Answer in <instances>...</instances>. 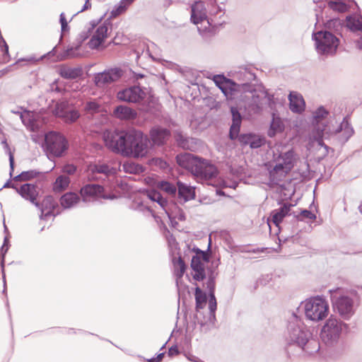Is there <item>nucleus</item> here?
I'll use <instances>...</instances> for the list:
<instances>
[{
	"mask_svg": "<svg viewBox=\"0 0 362 362\" xmlns=\"http://www.w3.org/2000/svg\"><path fill=\"white\" fill-rule=\"evenodd\" d=\"M77 168L73 164H66L62 167V172L72 175L76 172Z\"/></svg>",
	"mask_w": 362,
	"mask_h": 362,
	"instance_id": "43",
	"label": "nucleus"
},
{
	"mask_svg": "<svg viewBox=\"0 0 362 362\" xmlns=\"http://www.w3.org/2000/svg\"><path fill=\"white\" fill-rule=\"evenodd\" d=\"M70 182L71 180L68 176L59 175L53 183L52 189L55 192H62L68 188Z\"/></svg>",
	"mask_w": 362,
	"mask_h": 362,
	"instance_id": "30",
	"label": "nucleus"
},
{
	"mask_svg": "<svg viewBox=\"0 0 362 362\" xmlns=\"http://www.w3.org/2000/svg\"><path fill=\"white\" fill-rule=\"evenodd\" d=\"M177 164L192 173L193 175L204 180H209L218 174L216 167L204 158L191 153H183L176 157Z\"/></svg>",
	"mask_w": 362,
	"mask_h": 362,
	"instance_id": "2",
	"label": "nucleus"
},
{
	"mask_svg": "<svg viewBox=\"0 0 362 362\" xmlns=\"http://www.w3.org/2000/svg\"><path fill=\"white\" fill-rule=\"evenodd\" d=\"M179 353L177 346H172L168 351V355L173 356L177 355Z\"/></svg>",
	"mask_w": 362,
	"mask_h": 362,
	"instance_id": "48",
	"label": "nucleus"
},
{
	"mask_svg": "<svg viewBox=\"0 0 362 362\" xmlns=\"http://www.w3.org/2000/svg\"><path fill=\"white\" fill-rule=\"evenodd\" d=\"M328 112L323 107L318 108L314 115L316 122L315 130L312 133L313 140L316 141L320 146L323 145L322 138L325 134H327V124L323 119L327 116Z\"/></svg>",
	"mask_w": 362,
	"mask_h": 362,
	"instance_id": "10",
	"label": "nucleus"
},
{
	"mask_svg": "<svg viewBox=\"0 0 362 362\" xmlns=\"http://www.w3.org/2000/svg\"><path fill=\"white\" fill-rule=\"evenodd\" d=\"M341 322L337 319L330 317L322 328L321 337L326 341L329 343L337 340L341 332Z\"/></svg>",
	"mask_w": 362,
	"mask_h": 362,
	"instance_id": "9",
	"label": "nucleus"
},
{
	"mask_svg": "<svg viewBox=\"0 0 362 362\" xmlns=\"http://www.w3.org/2000/svg\"><path fill=\"white\" fill-rule=\"evenodd\" d=\"M329 6L334 11L344 13L346 11L347 6L346 4L343 2L331 1L329 3Z\"/></svg>",
	"mask_w": 362,
	"mask_h": 362,
	"instance_id": "40",
	"label": "nucleus"
},
{
	"mask_svg": "<svg viewBox=\"0 0 362 362\" xmlns=\"http://www.w3.org/2000/svg\"><path fill=\"white\" fill-rule=\"evenodd\" d=\"M273 168L269 175L273 180H281L293 168L298 159L293 149L286 150L282 145H276L272 149Z\"/></svg>",
	"mask_w": 362,
	"mask_h": 362,
	"instance_id": "3",
	"label": "nucleus"
},
{
	"mask_svg": "<svg viewBox=\"0 0 362 362\" xmlns=\"http://www.w3.org/2000/svg\"><path fill=\"white\" fill-rule=\"evenodd\" d=\"M103 141L107 148L124 156L143 158L148 152V136L134 129L127 131H105L103 133Z\"/></svg>",
	"mask_w": 362,
	"mask_h": 362,
	"instance_id": "1",
	"label": "nucleus"
},
{
	"mask_svg": "<svg viewBox=\"0 0 362 362\" xmlns=\"http://www.w3.org/2000/svg\"><path fill=\"white\" fill-rule=\"evenodd\" d=\"M37 173L34 170L24 171L14 177V181H27L37 176Z\"/></svg>",
	"mask_w": 362,
	"mask_h": 362,
	"instance_id": "37",
	"label": "nucleus"
},
{
	"mask_svg": "<svg viewBox=\"0 0 362 362\" xmlns=\"http://www.w3.org/2000/svg\"><path fill=\"white\" fill-rule=\"evenodd\" d=\"M1 50L3 52V56H2L3 62L5 63L8 62L11 59V57H10V54L8 52V46L4 47L3 49H1Z\"/></svg>",
	"mask_w": 362,
	"mask_h": 362,
	"instance_id": "44",
	"label": "nucleus"
},
{
	"mask_svg": "<svg viewBox=\"0 0 362 362\" xmlns=\"http://www.w3.org/2000/svg\"><path fill=\"white\" fill-rule=\"evenodd\" d=\"M79 196L74 192H67L60 199L61 205L64 208H70L79 201Z\"/></svg>",
	"mask_w": 362,
	"mask_h": 362,
	"instance_id": "32",
	"label": "nucleus"
},
{
	"mask_svg": "<svg viewBox=\"0 0 362 362\" xmlns=\"http://www.w3.org/2000/svg\"><path fill=\"white\" fill-rule=\"evenodd\" d=\"M215 84L221 90L227 99L232 100L238 92V86L230 79L222 75H216L213 78Z\"/></svg>",
	"mask_w": 362,
	"mask_h": 362,
	"instance_id": "12",
	"label": "nucleus"
},
{
	"mask_svg": "<svg viewBox=\"0 0 362 362\" xmlns=\"http://www.w3.org/2000/svg\"><path fill=\"white\" fill-rule=\"evenodd\" d=\"M194 297L196 301V309H203L206 304V294L204 292H203L202 290L199 286H196L194 291Z\"/></svg>",
	"mask_w": 362,
	"mask_h": 362,
	"instance_id": "33",
	"label": "nucleus"
},
{
	"mask_svg": "<svg viewBox=\"0 0 362 362\" xmlns=\"http://www.w3.org/2000/svg\"><path fill=\"white\" fill-rule=\"evenodd\" d=\"M209 262L206 253L198 251L197 255L192 259L190 267L192 269V279L197 281H203L206 278L205 264Z\"/></svg>",
	"mask_w": 362,
	"mask_h": 362,
	"instance_id": "8",
	"label": "nucleus"
},
{
	"mask_svg": "<svg viewBox=\"0 0 362 362\" xmlns=\"http://www.w3.org/2000/svg\"><path fill=\"white\" fill-rule=\"evenodd\" d=\"M206 18V8L202 1H197L192 6L191 19L194 24L203 21Z\"/></svg>",
	"mask_w": 362,
	"mask_h": 362,
	"instance_id": "22",
	"label": "nucleus"
},
{
	"mask_svg": "<svg viewBox=\"0 0 362 362\" xmlns=\"http://www.w3.org/2000/svg\"><path fill=\"white\" fill-rule=\"evenodd\" d=\"M60 23H61V25H62V30L63 31L66 30V29L68 26V23H67L65 14L64 13H62L60 14Z\"/></svg>",
	"mask_w": 362,
	"mask_h": 362,
	"instance_id": "45",
	"label": "nucleus"
},
{
	"mask_svg": "<svg viewBox=\"0 0 362 362\" xmlns=\"http://www.w3.org/2000/svg\"><path fill=\"white\" fill-rule=\"evenodd\" d=\"M152 141L157 145H161L169 138L170 132L167 129L154 127L150 132Z\"/></svg>",
	"mask_w": 362,
	"mask_h": 362,
	"instance_id": "24",
	"label": "nucleus"
},
{
	"mask_svg": "<svg viewBox=\"0 0 362 362\" xmlns=\"http://www.w3.org/2000/svg\"><path fill=\"white\" fill-rule=\"evenodd\" d=\"M15 188L23 198L30 201L35 206H39V203L37 202L39 192L36 185L27 183L21 185L19 188Z\"/></svg>",
	"mask_w": 362,
	"mask_h": 362,
	"instance_id": "16",
	"label": "nucleus"
},
{
	"mask_svg": "<svg viewBox=\"0 0 362 362\" xmlns=\"http://www.w3.org/2000/svg\"><path fill=\"white\" fill-rule=\"evenodd\" d=\"M90 7H91V4L89 2V0H86V3L84 4V6L81 11H83L87 10V9L90 8Z\"/></svg>",
	"mask_w": 362,
	"mask_h": 362,
	"instance_id": "51",
	"label": "nucleus"
},
{
	"mask_svg": "<svg viewBox=\"0 0 362 362\" xmlns=\"http://www.w3.org/2000/svg\"><path fill=\"white\" fill-rule=\"evenodd\" d=\"M214 286L215 283L213 279H209L207 283V288L210 292V299L209 302V309L214 312L216 309V300L214 296Z\"/></svg>",
	"mask_w": 362,
	"mask_h": 362,
	"instance_id": "34",
	"label": "nucleus"
},
{
	"mask_svg": "<svg viewBox=\"0 0 362 362\" xmlns=\"http://www.w3.org/2000/svg\"><path fill=\"white\" fill-rule=\"evenodd\" d=\"M163 356H164V354L162 353V354H160L158 355L156 359V362H160L163 358Z\"/></svg>",
	"mask_w": 362,
	"mask_h": 362,
	"instance_id": "52",
	"label": "nucleus"
},
{
	"mask_svg": "<svg viewBox=\"0 0 362 362\" xmlns=\"http://www.w3.org/2000/svg\"><path fill=\"white\" fill-rule=\"evenodd\" d=\"M281 129L282 124L280 119L279 118H274L272 122L270 129L268 132V134L271 137L274 136L276 132H281Z\"/></svg>",
	"mask_w": 362,
	"mask_h": 362,
	"instance_id": "38",
	"label": "nucleus"
},
{
	"mask_svg": "<svg viewBox=\"0 0 362 362\" xmlns=\"http://www.w3.org/2000/svg\"><path fill=\"white\" fill-rule=\"evenodd\" d=\"M80 194L84 200L89 198H107L104 194L103 187L95 184L86 185L81 189Z\"/></svg>",
	"mask_w": 362,
	"mask_h": 362,
	"instance_id": "15",
	"label": "nucleus"
},
{
	"mask_svg": "<svg viewBox=\"0 0 362 362\" xmlns=\"http://www.w3.org/2000/svg\"><path fill=\"white\" fill-rule=\"evenodd\" d=\"M57 206V203L52 196H46L38 206L41 210L40 218L46 219L49 216H54V210Z\"/></svg>",
	"mask_w": 362,
	"mask_h": 362,
	"instance_id": "18",
	"label": "nucleus"
},
{
	"mask_svg": "<svg viewBox=\"0 0 362 362\" xmlns=\"http://www.w3.org/2000/svg\"><path fill=\"white\" fill-rule=\"evenodd\" d=\"M10 165H11V168L13 169V158L12 156H10Z\"/></svg>",
	"mask_w": 362,
	"mask_h": 362,
	"instance_id": "54",
	"label": "nucleus"
},
{
	"mask_svg": "<svg viewBox=\"0 0 362 362\" xmlns=\"http://www.w3.org/2000/svg\"><path fill=\"white\" fill-rule=\"evenodd\" d=\"M148 197L150 199L159 203L161 206L165 202V201L163 199L161 194L156 191H151L148 194Z\"/></svg>",
	"mask_w": 362,
	"mask_h": 362,
	"instance_id": "41",
	"label": "nucleus"
},
{
	"mask_svg": "<svg viewBox=\"0 0 362 362\" xmlns=\"http://www.w3.org/2000/svg\"><path fill=\"white\" fill-rule=\"evenodd\" d=\"M178 195L182 198L185 202L192 200L195 197L194 188L188 186L180 182H177Z\"/></svg>",
	"mask_w": 362,
	"mask_h": 362,
	"instance_id": "28",
	"label": "nucleus"
},
{
	"mask_svg": "<svg viewBox=\"0 0 362 362\" xmlns=\"http://www.w3.org/2000/svg\"><path fill=\"white\" fill-rule=\"evenodd\" d=\"M55 114L59 117H62L66 122H74L80 115L78 110L70 108L65 102L57 105Z\"/></svg>",
	"mask_w": 362,
	"mask_h": 362,
	"instance_id": "13",
	"label": "nucleus"
},
{
	"mask_svg": "<svg viewBox=\"0 0 362 362\" xmlns=\"http://www.w3.org/2000/svg\"><path fill=\"white\" fill-rule=\"evenodd\" d=\"M173 274L176 278L177 286L182 282V276L186 272L187 265L181 257H175L173 259Z\"/></svg>",
	"mask_w": 362,
	"mask_h": 362,
	"instance_id": "23",
	"label": "nucleus"
},
{
	"mask_svg": "<svg viewBox=\"0 0 362 362\" xmlns=\"http://www.w3.org/2000/svg\"><path fill=\"white\" fill-rule=\"evenodd\" d=\"M148 362H156L155 358L148 360Z\"/></svg>",
	"mask_w": 362,
	"mask_h": 362,
	"instance_id": "56",
	"label": "nucleus"
},
{
	"mask_svg": "<svg viewBox=\"0 0 362 362\" xmlns=\"http://www.w3.org/2000/svg\"><path fill=\"white\" fill-rule=\"evenodd\" d=\"M108 36V27L107 25H100L88 42L89 47L92 49H98L103 45L105 39Z\"/></svg>",
	"mask_w": 362,
	"mask_h": 362,
	"instance_id": "14",
	"label": "nucleus"
},
{
	"mask_svg": "<svg viewBox=\"0 0 362 362\" xmlns=\"http://www.w3.org/2000/svg\"><path fill=\"white\" fill-rule=\"evenodd\" d=\"M45 146L49 154L54 157H61L67 151L69 143L62 134L50 132L45 134Z\"/></svg>",
	"mask_w": 362,
	"mask_h": 362,
	"instance_id": "4",
	"label": "nucleus"
},
{
	"mask_svg": "<svg viewBox=\"0 0 362 362\" xmlns=\"http://www.w3.org/2000/svg\"><path fill=\"white\" fill-rule=\"evenodd\" d=\"M156 163H158L162 168H165L168 166L167 163L162 160L161 159H157Z\"/></svg>",
	"mask_w": 362,
	"mask_h": 362,
	"instance_id": "49",
	"label": "nucleus"
},
{
	"mask_svg": "<svg viewBox=\"0 0 362 362\" xmlns=\"http://www.w3.org/2000/svg\"><path fill=\"white\" fill-rule=\"evenodd\" d=\"M87 173L90 180H97V174L108 175L114 173L113 169L105 164H90L87 168Z\"/></svg>",
	"mask_w": 362,
	"mask_h": 362,
	"instance_id": "19",
	"label": "nucleus"
},
{
	"mask_svg": "<svg viewBox=\"0 0 362 362\" xmlns=\"http://www.w3.org/2000/svg\"><path fill=\"white\" fill-rule=\"evenodd\" d=\"M176 137H177V141L179 143V145L181 146L182 148H187L186 141L185 139H182V135L181 134H177L176 136Z\"/></svg>",
	"mask_w": 362,
	"mask_h": 362,
	"instance_id": "47",
	"label": "nucleus"
},
{
	"mask_svg": "<svg viewBox=\"0 0 362 362\" xmlns=\"http://www.w3.org/2000/svg\"><path fill=\"white\" fill-rule=\"evenodd\" d=\"M290 109L294 112H301L305 109V101L303 96L296 92L289 95Z\"/></svg>",
	"mask_w": 362,
	"mask_h": 362,
	"instance_id": "25",
	"label": "nucleus"
},
{
	"mask_svg": "<svg viewBox=\"0 0 362 362\" xmlns=\"http://www.w3.org/2000/svg\"><path fill=\"white\" fill-rule=\"evenodd\" d=\"M238 140L241 145H249L252 148H257L262 146L264 143V138L255 134H242L239 136Z\"/></svg>",
	"mask_w": 362,
	"mask_h": 362,
	"instance_id": "20",
	"label": "nucleus"
},
{
	"mask_svg": "<svg viewBox=\"0 0 362 362\" xmlns=\"http://www.w3.org/2000/svg\"><path fill=\"white\" fill-rule=\"evenodd\" d=\"M333 303L341 315H348L352 312L353 302L352 300L347 296H334Z\"/></svg>",
	"mask_w": 362,
	"mask_h": 362,
	"instance_id": "17",
	"label": "nucleus"
},
{
	"mask_svg": "<svg viewBox=\"0 0 362 362\" xmlns=\"http://www.w3.org/2000/svg\"><path fill=\"white\" fill-rule=\"evenodd\" d=\"M123 75L121 69L113 68L110 69L95 75L94 81L95 85L99 88H103L111 83L118 81Z\"/></svg>",
	"mask_w": 362,
	"mask_h": 362,
	"instance_id": "11",
	"label": "nucleus"
},
{
	"mask_svg": "<svg viewBox=\"0 0 362 362\" xmlns=\"http://www.w3.org/2000/svg\"><path fill=\"white\" fill-rule=\"evenodd\" d=\"M160 189L168 194H173L176 192L175 187L168 182H161L159 185Z\"/></svg>",
	"mask_w": 362,
	"mask_h": 362,
	"instance_id": "42",
	"label": "nucleus"
},
{
	"mask_svg": "<svg viewBox=\"0 0 362 362\" xmlns=\"http://www.w3.org/2000/svg\"><path fill=\"white\" fill-rule=\"evenodd\" d=\"M134 1V0H121L111 11L110 18H116L124 15Z\"/></svg>",
	"mask_w": 362,
	"mask_h": 362,
	"instance_id": "27",
	"label": "nucleus"
},
{
	"mask_svg": "<svg viewBox=\"0 0 362 362\" xmlns=\"http://www.w3.org/2000/svg\"><path fill=\"white\" fill-rule=\"evenodd\" d=\"M291 205L284 204L280 209L272 211V221L276 226H279L284 218L288 215Z\"/></svg>",
	"mask_w": 362,
	"mask_h": 362,
	"instance_id": "31",
	"label": "nucleus"
},
{
	"mask_svg": "<svg viewBox=\"0 0 362 362\" xmlns=\"http://www.w3.org/2000/svg\"><path fill=\"white\" fill-rule=\"evenodd\" d=\"M141 167L136 164L132 161H127L124 162L122 165V169L120 170H123L125 173L130 174H136L140 172Z\"/></svg>",
	"mask_w": 362,
	"mask_h": 362,
	"instance_id": "35",
	"label": "nucleus"
},
{
	"mask_svg": "<svg viewBox=\"0 0 362 362\" xmlns=\"http://www.w3.org/2000/svg\"><path fill=\"white\" fill-rule=\"evenodd\" d=\"M100 105L95 101H88L86 103L85 110L89 113L98 112L100 110Z\"/></svg>",
	"mask_w": 362,
	"mask_h": 362,
	"instance_id": "39",
	"label": "nucleus"
},
{
	"mask_svg": "<svg viewBox=\"0 0 362 362\" xmlns=\"http://www.w3.org/2000/svg\"><path fill=\"white\" fill-rule=\"evenodd\" d=\"M301 216L303 217L308 218V219H313L315 217V215L312 212H310V211H308V210L303 211L301 212Z\"/></svg>",
	"mask_w": 362,
	"mask_h": 362,
	"instance_id": "46",
	"label": "nucleus"
},
{
	"mask_svg": "<svg viewBox=\"0 0 362 362\" xmlns=\"http://www.w3.org/2000/svg\"><path fill=\"white\" fill-rule=\"evenodd\" d=\"M347 25L352 30L362 31V20L359 17H349L347 18Z\"/></svg>",
	"mask_w": 362,
	"mask_h": 362,
	"instance_id": "36",
	"label": "nucleus"
},
{
	"mask_svg": "<svg viewBox=\"0 0 362 362\" xmlns=\"http://www.w3.org/2000/svg\"><path fill=\"white\" fill-rule=\"evenodd\" d=\"M6 46H8L7 43L6 42L4 39L2 37H0V49H3V48Z\"/></svg>",
	"mask_w": 362,
	"mask_h": 362,
	"instance_id": "50",
	"label": "nucleus"
},
{
	"mask_svg": "<svg viewBox=\"0 0 362 362\" xmlns=\"http://www.w3.org/2000/svg\"><path fill=\"white\" fill-rule=\"evenodd\" d=\"M314 39L317 51L322 54H333L339 45V39L330 32H317Z\"/></svg>",
	"mask_w": 362,
	"mask_h": 362,
	"instance_id": "6",
	"label": "nucleus"
},
{
	"mask_svg": "<svg viewBox=\"0 0 362 362\" xmlns=\"http://www.w3.org/2000/svg\"><path fill=\"white\" fill-rule=\"evenodd\" d=\"M117 97L119 100L124 102L141 103L145 100H148L152 96L146 88L134 86L119 91Z\"/></svg>",
	"mask_w": 362,
	"mask_h": 362,
	"instance_id": "7",
	"label": "nucleus"
},
{
	"mask_svg": "<svg viewBox=\"0 0 362 362\" xmlns=\"http://www.w3.org/2000/svg\"><path fill=\"white\" fill-rule=\"evenodd\" d=\"M83 71L81 68L62 66L60 69L59 74L62 77L67 79H75L82 75Z\"/></svg>",
	"mask_w": 362,
	"mask_h": 362,
	"instance_id": "29",
	"label": "nucleus"
},
{
	"mask_svg": "<svg viewBox=\"0 0 362 362\" xmlns=\"http://www.w3.org/2000/svg\"><path fill=\"white\" fill-rule=\"evenodd\" d=\"M329 313L327 301L320 297L308 300L305 304V316L313 321H320L325 319Z\"/></svg>",
	"mask_w": 362,
	"mask_h": 362,
	"instance_id": "5",
	"label": "nucleus"
},
{
	"mask_svg": "<svg viewBox=\"0 0 362 362\" xmlns=\"http://www.w3.org/2000/svg\"><path fill=\"white\" fill-rule=\"evenodd\" d=\"M28 115H29V114L27 113L26 115H23L21 116V118H22L23 122H25V117L28 116Z\"/></svg>",
	"mask_w": 362,
	"mask_h": 362,
	"instance_id": "55",
	"label": "nucleus"
},
{
	"mask_svg": "<svg viewBox=\"0 0 362 362\" xmlns=\"http://www.w3.org/2000/svg\"><path fill=\"white\" fill-rule=\"evenodd\" d=\"M113 115L121 120H131L136 117L137 112L127 105H119L115 108Z\"/></svg>",
	"mask_w": 362,
	"mask_h": 362,
	"instance_id": "21",
	"label": "nucleus"
},
{
	"mask_svg": "<svg viewBox=\"0 0 362 362\" xmlns=\"http://www.w3.org/2000/svg\"><path fill=\"white\" fill-rule=\"evenodd\" d=\"M230 112L233 116V123L230 129V137L234 139L239 133L242 118L236 107H232Z\"/></svg>",
	"mask_w": 362,
	"mask_h": 362,
	"instance_id": "26",
	"label": "nucleus"
},
{
	"mask_svg": "<svg viewBox=\"0 0 362 362\" xmlns=\"http://www.w3.org/2000/svg\"><path fill=\"white\" fill-rule=\"evenodd\" d=\"M356 45L359 49H362V37H360V39L357 40Z\"/></svg>",
	"mask_w": 362,
	"mask_h": 362,
	"instance_id": "53",
	"label": "nucleus"
}]
</instances>
